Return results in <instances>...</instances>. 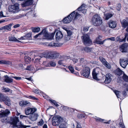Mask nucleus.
<instances>
[{
    "mask_svg": "<svg viewBox=\"0 0 128 128\" xmlns=\"http://www.w3.org/2000/svg\"><path fill=\"white\" fill-rule=\"evenodd\" d=\"M80 16V14L77 12V10H76L73 11L67 17L64 18L63 22L64 23H68L71 22L73 19L74 20H75Z\"/></svg>",
    "mask_w": 128,
    "mask_h": 128,
    "instance_id": "1",
    "label": "nucleus"
},
{
    "mask_svg": "<svg viewBox=\"0 0 128 128\" xmlns=\"http://www.w3.org/2000/svg\"><path fill=\"white\" fill-rule=\"evenodd\" d=\"M10 120L8 121L11 124L13 125V127L14 128H24V126L22 125L21 122H20L18 117H15L13 118H10Z\"/></svg>",
    "mask_w": 128,
    "mask_h": 128,
    "instance_id": "2",
    "label": "nucleus"
},
{
    "mask_svg": "<svg viewBox=\"0 0 128 128\" xmlns=\"http://www.w3.org/2000/svg\"><path fill=\"white\" fill-rule=\"evenodd\" d=\"M41 35L44 39L52 40L54 36L55 33L49 34L46 29H43L41 31Z\"/></svg>",
    "mask_w": 128,
    "mask_h": 128,
    "instance_id": "3",
    "label": "nucleus"
},
{
    "mask_svg": "<svg viewBox=\"0 0 128 128\" xmlns=\"http://www.w3.org/2000/svg\"><path fill=\"white\" fill-rule=\"evenodd\" d=\"M92 24L95 26H99L102 22L101 18L97 14L93 16L92 19Z\"/></svg>",
    "mask_w": 128,
    "mask_h": 128,
    "instance_id": "4",
    "label": "nucleus"
},
{
    "mask_svg": "<svg viewBox=\"0 0 128 128\" xmlns=\"http://www.w3.org/2000/svg\"><path fill=\"white\" fill-rule=\"evenodd\" d=\"M101 70L99 68H97L94 69L92 71V75L93 78L97 80H99V78L102 76Z\"/></svg>",
    "mask_w": 128,
    "mask_h": 128,
    "instance_id": "5",
    "label": "nucleus"
},
{
    "mask_svg": "<svg viewBox=\"0 0 128 128\" xmlns=\"http://www.w3.org/2000/svg\"><path fill=\"white\" fill-rule=\"evenodd\" d=\"M63 120L62 118L59 116L54 117L52 119V125L54 126H58Z\"/></svg>",
    "mask_w": 128,
    "mask_h": 128,
    "instance_id": "6",
    "label": "nucleus"
},
{
    "mask_svg": "<svg viewBox=\"0 0 128 128\" xmlns=\"http://www.w3.org/2000/svg\"><path fill=\"white\" fill-rule=\"evenodd\" d=\"M18 9V3H16L13 5L10 6L8 7L9 11L10 12H13L14 13L16 12Z\"/></svg>",
    "mask_w": 128,
    "mask_h": 128,
    "instance_id": "7",
    "label": "nucleus"
},
{
    "mask_svg": "<svg viewBox=\"0 0 128 128\" xmlns=\"http://www.w3.org/2000/svg\"><path fill=\"white\" fill-rule=\"evenodd\" d=\"M90 73V69L88 66H86L84 68L82 71V74L83 76L86 78L89 76Z\"/></svg>",
    "mask_w": 128,
    "mask_h": 128,
    "instance_id": "8",
    "label": "nucleus"
},
{
    "mask_svg": "<svg viewBox=\"0 0 128 128\" xmlns=\"http://www.w3.org/2000/svg\"><path fill=\"white\" fill-rule=\"evenodd\" d=\"M89 34H88L83 36V42L84 44H90L91 42V41L90 39Z\"/></svg>",
    "mask_w": 128,
    "mask_h": 128,
    "instance_id": "9",
    "label": "nucleus"
},
{
    "mask_svg": "<svg viewBox=\"0 0 128 128\" xmlns=\"http://www.w3.org/2000/svg\"><path fill=\"white\" fill-rule=\"evenodd\" d=\"M114 92L118 98H119L120 99L122 98H124L126 96V91L125 90H124L122 92V95L123 96L122 97L120 95L121 94V92L120 91L115 90L114 91Z\"/></svg>",
    "mask_w": 128,
    "mask_h": 128,
    "instance_id": "10",
    "label": "nucleus"
},
{
    "mask_svg": "<svg viewBox=\"0 0 128 128\" xmlns=\"http://www.w3.org/2000/svg\"><path fill=\"white\" fill-rule=\"evenodd\" d=\"M128 44L124 43L120 46L119 47L120 50L122 52H127Z\"/></svg>",
    "mask_w": 128,
    "mask_h": 128,
    "instance_id": "11",
    "label": "nucleus"
},
{
    "mask_svg": "<svg viewBox=\"0 0 128 128\" xmlns=\"http://www.w3.org/2000/svg\"><path fill=\"white\" fill-rule=\"evenodd\" d=\"M120 66L123 68H125L128 64V60L123 58L120 59Z\"/></svg>",
    "mask_w": 128,
    "mask_h": 128,
    "instance_id": "12",
    "label": "nucleus"
},
{
    "mask_svg": "<svg viewBox=\"0 0 128 128\" xmlns=\"http://www.w3.org/2000/svg\"><path fill=\"white\" fill-rule=\"evenodd\" d=\"M36 110V109L33 108H28L25 110V113L26 115L34 113Z\"/></svg>",
    "mask_w": 128,
    "mask_h": 128,
    "instance_id": "13",
    "label": "nucleus"
},
{
    "mask_svg": "<svg viewBox=\"0 0 128 128\" xmlns=\"http://www.w3.org/2000/svg\"><path fill=\"white\" fill-rule=\"evenodd\" d=\"M86 6L85 4H83L77 9V10L79 11L82 12L83 13L85 14L86 12V10L85 9Z\"/></svg>",
    "mask_w": 128,
    "mask_h": 128,
    "instance_id": "14",
    "label": "nucleus"
},
{
    "mask_svg": "<svg viewBox=\"0 0 128 128\" xmlns=\"http://www.w3.org/2000/svg\"><path fill=\"white\" fill-rule=\"evenodd\" d=\"M112 76L110 73H108L106 75V79L104 82L106 84H108L112 80L111 77Z\"/></svg>",
    "mask_w": 128,
    "mask_h": 128,
    "instance_id": "15",
    "label": "nucleus"
},
{
    "mask_svg": "<svg viewBox=\"0 0 128 128\" xmlns=\"http://www.w3.org/2000/svg\"><path fill=\"white\" fill-rule=\"evenodd\" d=\"M38 116V114L34 113L30 115V119L32 121H34L37 119Z\"/></svg>",
    "mask_w": 128,
    "mask_h": 128,
    "instance_id": "16",
    "label": "nucleus"
},
{
    "mask_svg": "<svg viewBox=\"0 0 128 128\" xmlns=\"http://www.w3.org/2000/svg\"><path fill=\"white\" fill-rule=\"evenodd\" d=\"M100 60L103 64L107 68H110L111 66L110 64L106 61L105 59L102 58H100Z\"/></svg>",
    "mask_w": 128,
    "mask_h": 128,
    "instance_id": "17",
    "label": "nucleus"
},
{
    "mask_svg": "<svg viewBox=\"0 0 128 128\" xmlns=\"http://www.w3.org/2000/svg\"><path fill=\"white\" fill-rule=\"evenodd\" d=\"M63 36V34L61 31L58 30L56 32V40H58L62 38Z\"/></svg>",
    "mask_w": 128,
    "mask_h": 128,
    "instance_id": "18",
    "label": "nucleus"
},
{
    "mask_svg": "<svg viewBox=\"0 0 128 128\" xmlns=\"http://www.w3.org/2000/svg\"><path fill=\"white\" fill-rule=\"evenodd\" d=\"M66 57V56H62L60 58L61 59L59 60L58 61V64L62 66H64V64L66 62V60L65 59H64V58Z\"/></svg>",
    "mask_w": 128,
    "mask_h": 128,
    "instance_id": "19",
    "label": "nucleus"
},
{
    "mask_svg": "<svg viewBox=\"0 0 128 128\" xmlns=\"http://www.w3.org/2000/svg\"><path fill=\"white\" fill-rule=\"evenodd\" d=\"M79 65H82L83 67H84L87 64L86 61L84 58H79Z\"/></svg>",
    "mask_w": 128,
    "mask_h": 128,
    "instance_id": "20",
    "label": "nucleus"
},
{
    "mask_svg": "<svg viewBox=\"0 0 128 128\" xmlns=\"http://www.w3.org/2000/svg\"><path fill=\"white\" fill-rule=\"evenodd\" d=\"M116 24L115 21H110L109 23V26L112 28H114L116 26Z\"/></svg>",
    "mask_w": 128,
    "mask_h": 128,
    "instance_id": "21",
    "label": "nucleus"
},
{
    "mask_svg": "<svg viewBox=\"0 0 128 128\" xmlns=\"http://www.w3.org/2000/svg\"><path fill=\"white\" fill-rule=\"evenodd\" d=\"M122 26L124 28L128 25V18L127 19V20L125 19L123 20L121 22Z\"/></svg>",
    "mask_w": 128,
    "mask_h": 128,
    "instance_id": "22",
    "label": "nucleus"
},
{
    "mask_svg": "<svg viewBox=\"0 0 128 128\" xmlns=\"http://www.w3.org/2000/svg\"><path fill=\"white\" fill-rule=\"evenodd\" d=\"M106 40H105L102 41H100L99 38V37H98L95 40V42L97 44H102L104 43Z\"/></svg>",
    "mask_w": 128,
    "mask_h": 128,
    "instance_id": "23",
    "label": "nucleus"
},
{
    "mask_svg": "<svg viewBox=\"0 0 128 128\" xmlns=\"http://www.w3.org/2000/svg\"><path fill=\"white\" fill-rule=\"evenodd\" d=\"M33 2V0H26L24 1V6L31 5Z\"/></svg>",
    "mask_w": 128,
    "mask_h": 128,
    "instance_id": "24",
    "label": "nucleus"
},
{
    "mask_svg": "<svg viewBox=\"0 0 128 128\" xmlns=\"http://www.w3.org/2000/svg\"><path fill=\"white\" fill-rule=\"evenodd\" d=\"M12 24H11L3 26V30H6L8 31H10L11 30V27Z\"/></svg>",
    "mask_w": 128,
    "mask_h": 128,
    "instance_id": "25",
    "label": "nucleus"
},
{
    "mask_svg": "<svg viewBox=\"0 0 128 128\" xmlns=\"http://www.w3.org/2000/svg\"><path fill=\"white\" fill-rule=\"evenodd\" d=\"M11 101L9 98L8 96L4 102L6 105L8 106H10L11 105Z\"/></svg>",
    "mask_w": 128,
    "mask_h": 128,
    "instance_id": "26",
    "label": "nucleus"
},
{
    "mask_svg": "<svg viewBox=\"0 0 128 128\" xmlns=\"http://www.w3.org/2000/svg\"><path fill=\"white\" fill-rule=\"evenodd\" d=\"M4 76L5 78L4 81L6 82L9 83L12 82V80L7 75H5Z\"/></svg>",
    "mask_w": 128,
    "mask_h": 128,
    "instance_id": "27",
    "label": "nucleus"
},
{
    "mask_svg": "<svg viewBox=\"0 0 128 128\" xmlns=\"http://www.w3.org/2000/svg\"><path fill=\"white\" fill-rule=\"evenodd\" d=\"M9 40L10 41H14L18 42H22L21 41H19L16 38L13 36H9L8 38Z\"/></svg>",
    "mask_w": 128,
    "mask_h": 128,
    "instance_id": "28",
    "label": "nucleus"
},
{
    "mask_svg": "<svg viewBox=\"0 0 128 128\" xmlns=\"http://www.w3.org/2000/svg\"><path fill=\"white\" fill-rule=\"evenodd\" d=\"M10 112L8 110L6 109L4 111H3L1 113L2 115L3 116H6L10 113Z\"/></svg>",
    "mask_w": 128,
    "mask_h": 128,
    "instance_id": "29",
    "label": "nucleus"
},
{
    "mask_svg": "<svg viewBox=\"0 0 128 128\" xmlns=\"http://www.w3.org/2000/svg\"><path fill=\"white\" fill-rule=\"evenodd\" d=\"M34 68L33 66L31 65H30L27 66L26 68L24 69V70H27L29 71H32L34 70Z\"/></svg>",
    "mask_w": 128,
    "mask_h": 128,
    "instance_id": "30",
    "label": "nucleus"
},
{
    "mask_svg": "<svg viewBox=\"0 0 128 128\" xmlns=\"http://www.w3.org/2000/svg\"><path fill=\"white\" fill-rule=\"evenodd\" d=\"M115 72L116 74L120 76L122 74V71L119 68H118L115 70Z\"/></svg>",
    "mask_w": 128,
    "mask_h": 128,
    "instance_id": "31",
    "label": "nucleus"
},
{
    "mask_svg": "<svg viewBox=\"0 0 128 128\" xmlns=\"http://www.w3.org/2000/svg\"><path fill=\"white\" fill-rule=\"evenodd\" d=\"M31 39V33L26 34L24 36V40H30Z\"/></svg>",
    "mask_w": 128,
    "mask_h": 128,
    "instance_id": "32",
    "label": "nucleus"
},
{
    "mask_svg": "<svg viewBox=\"0 0 128 128\" xmlns=\"http://www.w3.org/2000/svg\"><path fill=\"white\" fill-rule=\"evenodd\" d=\"M11 64V62L10 61L4 60H0V64H4L7 65H10Z\"/></svg>",
    "mask_w": 128,
    "mask_h": 128,
    "instance_id": "33",
    "label": "nucleus"
},
{
    "mask_svg": "<svg viewBox=\"0 0 128 128\" xmlns=\"http://www.w3.org/2000/svg\"><path fill=\"white\" fill-rule=\"evenodd\" d=\"M96 118H95V119H96V121H100L101 122H104V123H105L107 124H109V122H105V120L104 119H103L102 118H97L96 117Z\"/></svg>",
    "mask_w": 128,
    "mask_h": 128,
    "instance_id": "34",
    "label": "nucleus"
},
{
    "mask_svg": "<svg viewBox=\"0 0 128 128\" xmlns=\"http://www.w3.org/2000/svg\"><path fill=\"white\" fill-rule=\"evenodd\" d=\"M104 17L106 20H108L112 16V14L110 13L107 14H106L105 15L104 14Z\"/></svg>",
    "mask_w": 128,
    "mask_h": 128,
    "instance_id": "35",
    "label": "nucleus"
},
{
    "mask_svg": "<svg viewBox=\"0 0 128 128\" xmlns=\"http://www.w3.org/2000/svg\"><path fill=\"white\" fill-rule=\"evenodd\" d=\"M7 97L4 96L3 95L0 94V101L4 102Z\"/></svg>",
    "mask_w": 128,
    "mask_h": 128,
    "instance_id": "36",
    "label": "nucleus"
},
{
    "mask_svg": "<svg viewBox=\"0 0 128 128\" xmlns=\"http://www.w3.org/2000/svg\"><path fill=\"white\" fill-rule=\"evenodd\" d=\"M68 124L66 122H63L60 126V128H67Z\"/></svg>",
    "mask_w": 128,
    "mask_h": 128,
    "instance_id": "37",
    "label": "nucleus"
},
{
    "mask_svg": "<svg viewBox=\"0 0 128 128\" xmlns=\"http://www.w3.org/2000/svg\"><path fill=\"white\" fill-rule=\"evenodd\" d=\"M126 38V36H125L124 38L122 39H120L119 37H118L116 38V40L117 41L119 42H125V41Z\"/></svg>",
    "mask_w": 128,
    "mask_h": 128,
    "instance_id": "38",
    "label": "nucleus"
},
{
    "mask_svg": "<svg viewBox=\"0 0 128 128\" xmlns=\"http://www.w3.org/2000/svg\"><path fill=\"white\" fill-rule=\"evenodd\" d=\"M92 49L91 48H90L89 47H85L84 48L82 49V50H84L86 52H90L92 50Z\"/></svg>",
    "mask_w": 128,
    "mask_h": 128,
    "instance_id": "39",
    "label": "nucleus"
},
{
    "mask_svg": "<svg viewBox=\"0 0 128 128\" xmlns=\"http://www.w3.org/2000/svg\"><path fill=\"white\" fill-rule=\"evenodd\" d=\"M40 29L39 28H34L32 29V32H38L40 31Z\"/></svg>",
    "mask_w": 128,
    "mask_h": 128,
    "instance_id": "40",
    "label": "nucleus"
},
{
    "mask_svg": "<svg viewBox=\"0 0 128 128\" xmlns=\"http://www.w3.org/2000/svg\"><path fill=\"white\" fill-rule=\"evenodd\" d=\"M48 46L52 47L53 46H58V44L57 43L52 42L49 44Z\"/></svg>",
    "mask_w": 128,
    "mask_h": 128,
    "instance_id": "41",
    "label": "nucleus"
},
{
    "mask_svg": "<svg viewBox=\"0 0 128 128\" xmlns=\"http://www.w3.org/2000/svg\"><path fill=\"white\" fill-rule=\"evenodd\" d=\"M24 60L26 62H30L31 60V58L28 56H24Z\"/></svg>",
    "mask_w": 128,
    "mask_h": 128,
    "instance_id": "42",
    "label": "nucleus"
},
{
    "mask_svg": "<svg viewBox=\"0 0 128 128\" xmlns=\"http://www.w3.org/2000/svg\"><path fill=\"white\" fill-rule=\"evenodd\" d=\"M64 29L66 31L68 35L71 36L72 34V31L70 30H67L66 28H65Z\"/></svg>",
    "mask_w": 128,
    "mask_h": 128,
    "instance_id": "43",
    "label": "nucleus"
},
{
    "mask_svg": "<svg viewBox=\"0 0 128 128\" xmlns=\"http://www.w3.org/2000/svg\"><path fill=\"white\" fill-rule=\"evenodd\" d=\"M34 11H33L32 10H31L29 12L27 13L26 14V16H28L29 14H31L32 16H35V14H34Z\"/></svg>",
    "mask_w": 128,
    "mask_h": 128,
    "instance_id": "44",
    "label": "nucleus"
},
{
    "mask_svg": "<svg viewBox=\"0 0 128 128\" xmlns=\"http://www.w3.org/2000/svg\"><path fill=\"white\" fill-rule=\"evenodd\" d=\"M123 80L126 82H128V76L125 74H124L122 76Z\"/></svg>",
    "mask_w": 128,
    "mask_h": 128,
    "instance_id": "45",
    "label": "nucleus"
},
{
    "mask_svg": "<svg viewBox=\"0 0 128 128\" xmlns=\"http://www.w3.org/2000/svg\"><path fill=\"white\" fill-rule=\"evenodd\" d=\"M49 64H50V66H55L56 65L55 62L52 61L50 62Z\"/></svg>",
    "mask_w": 128,
    "mask_h": 128,
    "instance_id": "46",
    "label": "nucleus"
},
{
    "mask_svg": "<svg viewBox=\"0 0 128 128\" xmlns=\"http://www.w3.org/2000/svg\"><path fill=\"white\" fill-rule=\"evenodd\" d=\"M2 90L4 92H8L10 91V88H7L3 87L2 88Z\"/></svg>",
    "mask_w": 128,
    "mask_h": 128,
    "instance_id": "47",
    "label": "nucleus"
},
{
    "mask_svg": "<svg viewBox=\"0 0 128 128\" xmlns=\"http://www.w3.org/2000/svg\"><path fill=\"white\" fill-rule=\"evenodd\" d=\"M44 123V121L42 119H41L38 123V125L40 126L42 125Z\"/></svg>",
    "mask_w": 128,
    "mask_h": 128,
    "instance_id": "48",
    "label": "nucleus"
},
{
    "mask_svg": "<svg viewBox=\"0 0 128 128\" xmlns=\"http://www.w3.org/2000/svg\"><path fill=\"white\" fill-rule=\"evenodd\" d=\"M68 68L70 71L71 73H74V70L73 67L71 66H68Z\"/></svg>",
    "mask_w": 128,
    "mask_h": 128,
    "instance_id": "49",
    "label": "nucleus"
},
{
    "mask_svg": "<svg viewBox=\"0 0 128 128\" xmlns=\"http://www.w3.org/2000/svg\"><path fill=\"white\" fill-rule=\"evenodd\" d=\"M50 101L52 103H53L56 106H58L56 102L54 100H50Z\"/></svg>",
    "mask_w": 128,
    "mask_h": 128,
    "instance_id": "50",
    "label": "nucleus"
},
{
    "mask_svg": "<svg viewBox=\"0 0 128 128\" xmlns=\"http://www.w3.org/2000/svg\"><path fill=\"white\" fill-rule=\"evenodd\" d=\"M121 4H118L117 5L116 8L118 10H120L121 8Z\"/></svg>",
    "mask_w": 128,
    "mask_h": 128,
    "instance_id": "51",
    "label": "nucleus"
},
{
    "mask_svg": "<svg viewBox=\"0 0 128 128\" xmlns=\"http://www.w3.org/2000/svg\"><path fill=\"white\" fill-rule=\"evenodd\" d=\"M70 36L67 35V36H65V40L66 41L70 39Z\"/></svg>",
    "mask_w": 128,
    "mask_h": 128,
    "instance_id": "52",
    "label": "nucleus"
},
{
    "mask_svg": "<svg viewBox=\"0 0 128 128\" xmlns=\"http://www.w3.org/2000/svg\"><path fill=\"white\" fill-rule=\"evenodd\" d=\"M30 104L29 102L27 100H25L24 101V106L27 105L29 106L30 105Z\"/></svg>",
    "mask_w": 128,
    "mask_h": 128,
    "instance_id": "53",
    "label": "nucleus"
},
{
    "mask_svg": "<svg viewBox=\"0 0 128 128\" xmlns=\"http://www.w3.org/2000/svg\"><path fill=\"white\" fill-rule=\"evenodd\" d=\"M119 125L120 127H121V128H125L124 126L122 124V122H120L119 123Z\"/></svg>",
    "mask_w": 128,
    "mask_h": 128,
    "instance_id": "54",
    "label": "nucleus"
},
{
    "mask_svg": "<svg viewBox=\"0 0 128 128\" xmlns=\"http://www.w3.org/2000/svg\"><path fill=\"white\" fill-rule=\"evenodd\" d=\"M12 77L15 78V79L17 80H21V77L19 76H12Z\"/></svg>",
    "mask_w": 128,
    "mask_h": 128,
    "instance_id": "55",
    "label": "nucleus"
},
{
    "mask_svg": "<svg viewBox=\"0 0 128 128\" xmlns=\"http://www.w3.org/2000/svg\"><path fill=\"white\" fill-rule=\"evenodd\" d=\"M106 40H111L112 41H114L115 40V38L114 37H111L109 38H107L106 39Z\"/></svg>",
    "mask_w": 128,
    "mask_h": 128,
    "instance_id": "56",
    "label": "nucleus"
},
{
    "mask_svg": "<svg viewBox=\"0 0 128 128\" xmlns=\"http://www.w3.org/2000/svg\"><path fill=\"white\" fill-rule=\"evenodd\" d=\"M19 105L20 106H23L24 105V101H20L19 103Z\"/></svg>",
    "mask_w": 128,
    "mask_h": 128,
    "instance_id": "57",
    "label": "nucleus"
},
{
    "mask_svg": "<svg viewBox=\"0 0 128 128\" xmlns=\"http://www.w3.org/2000/svg\"><path fill=\"white\" fill-rule=\"evenodd\" d=\"M40 35H41V32L38 34L34 36V38H37L38 36H39Z\"/></svg>",
    "mask_w": 128,
    "mask_h": 128,
    "instance_id": "58",
    "label": "nucleus"
},
{
    "mask_svg": "<svg viewBox=\"0 0 128 128\" xmlns=\"http://www.w3.org/2000/svg\"><path fill=\"white\" fill-rule=\"evenodd\" d=\"M40 57H41V58L42 57H44L46 58V56L45 55V54H40Z\"/></svg>",
    "mask_w": 128,
    "mask_h": 128,
    "instance_id": "59",
    "label": "nucleus"
},
{
    "mask_svg": "<svg viewBox=\"0 0 128 128\" xmlns=\"http://www.w3.org/2000/svg\"><path fill=\"white\" fill-rule=\"evenodd\" d=\"M76 128H82L81 125L78 123L77 124Z\"/></svg>",
    "mask_w": 128,
    "mask_h": 128,
    "instance_id": "60",
    "label": "nucleus"
},
{
    "mask_svg": "<svg viewBox=\"0 0 128 128\" xmlns=\"http://www.w3.org/2000/svg\"><path fill=\"white\" fill-rule=\"evenodd\" d=\"M20 26V25L19 24H17L16 25H14V26L13 28H17L18 27H19Z\"/></svg>",
    "mask_w": 128,
    "mask_h": 128,
    "instance_id": "61",
    "label": "nucleus"
},
{
    "mask_svg": "<svg viewBox=\"0 0 128 128\" xmlns=\"http://www.w3.org/2000/svg\"><path fill=\"white\" fill-rule=\"evenodd\" d=\"M73 61L74 62V63L75 64L78 62V60L77 59L74 58L73 59Z\"/></svg>",
    "mask_w": 128,
    "mask_h": 128,
    "instance_id": "62",
    "label": "nucleus"
},
{
    "mask_svg": "<svg viewBox=\"0 0 128 128\" xmlns=\"http://www.w3.org/2000/svg\"><path fill=\"white\" fill-rule=\"evenodd\" d=\"M83 30L85 31H87L88 30V28L86 27H84Z\"/></svg>",
    "mask_w": 128,
    "mask_h": 128,
    "instance_id": "63",
    "label": "nucleus"
},
{
    "mask_svg": "<svg viewBox=\"0 0 128 128\" xmlns=\"http://www.w3.org/2000/svg\"><path fill=\"white\" fill-rule=\"evenodd\" d=\"M34 93L36 94H38L39 92V91L38 90L36 89L34 90Z\"/></svg>",
    "mask_w": 128,
    "mask_h": 128,
    "instance_id": "64",
    "label": "nucleus"
}]
</instances>
